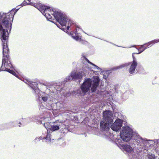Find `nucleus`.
Here are the masks:
<instances>
[{"label": "nucleus", "mask_w": 159, "mask_h": 159, "mask_svg": "<svg viewBox=\"0 0 159 159\" xmlns=\"http://www.w3.org/2000/svg\"><path fill=\"white\" fill-rule=\"evenodd\" d=\"M18 9L12 10L7 13H0V31L1 39L2 43L3 58L0 71H7L17 77V75L13 70L12 66L8 57V48L7 41L8 35V30H11L13 17Z\"/></svg>", "instance_id": "nucleus-1"}, {"label": "nucleus", "mask_w": 159, "mask_h": 159, "mask_svg": "<svg viewBox=\"0 0 159 159\" xmlns=\"http://www.w3.org/2000/svg\"><path fill=\"white\" fill-rule=\"evenodd\" d=\"M31 0H24L25 2L28 1L26 3L34 6L38 9L44 15L47 20L51 21L52 16H53L62 26H66L67 19L66 17L60 11H56L49 7L43 5L40 3H36L30 2Z\"/></svg>", "instance_id": "nucleus-2"}, {"label": "nucleus", "mask_w": 159, "mask_h": 159, "mask_svg": "<svg viewBox=\"0 0 159 159\" xmlns=\"http://www.w3.org/2000/svg\"><path fill=\"white\" fill-rule=\"evenodd\" d=\"M100 81L99 77L97 76H94L93 80L90 78L85 79L80 87L81 90L84 94L89 91L94 92L97 89Z\"/></svg>", "instance_id": "nucleus-3"}, {"label": "nucleus", "mask_w": 159, "mask_h": 159, "mask_svg": "<svg viewBox=\"0 0 159 159\" xmlns=\"http://www.w3.org/2000/svg\"><path fill=\"white\" fill-rule=\"evenodd\" d=\"M116 144L120 148L124 151L127 152L128 154H130L132 156L131 159H138L136 153H135L134 151V143L124 144L122 142L121 139H118L116 141Z\"/></svg>", "instance_id": "nucleus-4"}, {"label": "nucleus", "mask_w": 159, "mask_h": 159, "mask_svg": "<svg viewBox=\"0 0 159 159\" xmlns=\"http://www.w3.org/2000/svg\"><path fill=\"white\" fill-rule=\"evenodd\" d=\"M89 69L87 67H83V69L79 72H76L75 71H72L70 75L65 79L66 82L73 80L81 79L84 76Z\"/></svg>", "instance_id": "nucleus-5"}, {"label": "nucleus", "mask_w": 159, "mask_h": 159, "mask_svg": "<svg viewBox=\"0 0 159 159\" xmlns=\"http://www.w3.org/2000/svg\"><path fill=\"white\" fill-rule=\"evenodd\" d=\"M38 95V98H42V99L43 101L45 102H48L49 104H50V107H48V108H46L43 106H42V107H41L39 108L40 111L43 112L46 111L47 109L50 110L51 108V104H52V101L53 99V98L51 97L48 94L45 93L44 92H40L39 90V93H35Z\"/></svg>", "instance_id": "nucleus-6"}, {"label": "nucleus", "mask_w": 159, "mask_h": 159, "mask_svg": "<svg viewBox=\"0 0 159 159\" xmlns=\"http://www.w3.org/2000/svg\"><path fill=\"white\" fill-rule=\"evenodd\" d=\"M109 125L103 120H102L100 124V127L102 131V134L104 137L111 140H113V137L114 136L109 131Z\"/></svg>", "instance_id": "nucleus-7"}, {"label": "nucleus", "mask_w": 159, "mask_h": 159, "mask_svg": "<svg viewBox=\"0 0 159 159\" xmlns=\"http://www.w3.org/2000/svg\"><path fill=\"white\" fill-rule=\"evenodd\" d=\"M132 129L129 127H123L120 132V136L124 141H127L130 140L132 136Z\"/></svg>", "instance_id": "nucleus-8"}, {"label": "nucleus", "mask_w": 159, "mask_h": 159, "mask_svg": "<svg viewBox=\"0 0 159 159\" xmlns=\"http://www.w3.org/2000/svg\"><path fill=\"white\" fill-rule=\"evenodd\" d=\"M129 65L130 66L129 69V72L131 74H133L137 66L138 63L131 62L128 63L120 65L114 68L115 70L120 69L123 67H127Z\"/></svg>", "instance_id": "nucleus-9"}, {"label": "nucleus", "mask_w": 159, "mask_h": 159, "mask_svg": "<svg viewBox=\"0 0 159 159\" xmlns=\"http://www.w3.org/2000/svg\"><path fill=\"white\" fill-rule=\"evenodd\" d=\"M108 125L113 122L112 112L110 111L106 110L103 112V120Z\"/></svg>", "instance_id": "nucleus-10"}, {"label": "nucleus", "mask_w": 159, "mask_h": 159, "mask_svg": "<svg viewBox=\"0 0 159 159\" xmlns=\"http://www.w3.org/2000/svg\"><path fill=\"white\" fill-rule=\"evenodd\" d=\"M49 117L50 114H48L47 116V117H42L40 118V119L38 120L41 123L44 125V126L46 128L47 130L48 129H50L52 125L53 124V123L51 124L50 122V123L48 122L51 119V118ZM37 120H38V119Z\"/></svg>", "instance_id": "nucleus-11"}, {"label": "nucleus", "mask_w": 159, "mask_h": 159, "mask_svg": "<svg viewBox=\"0 0 159 159\" xmlns=\"http://www.w3.org/2000/svg\"><path fill=\"white\" fill-rule=\"evenodd\" d=\"M122 120L119 119H117L111 125V129L115 131H118L122 126Z\"/></svg>", "instance_id": "nucleus-12"}, {"label": "nucleus", "mask_w": 159, "mask_h": 159, "mask_svg": "<svg viewBox=\"0 0 159 159\" xmlns=\"http://www.w3.org/2000/svg\"><path fill=\"white\" fill-rule=\"evenodd\" d=\"M135 139L138 145L140 146L143 149H145V148L146 146V142H147L146 139H143L139 135H137Z\"/></svg>", "instance_id": "nucleus-13"}, {"label": "nucleus", "mask_w": 159, "mask_h": 159, "mask_svg": "<svg viewBox=\"0 0 159 159\" xmlns=\"http://www.w3.org/2000/svg\"><path fill=\"white\" fill-rule=\"evenodd\" d=\"M24 82L26 84H29L36 93H39V89L37 87V84L34 82H32L27 79L24 80Z\"/></svg>", "instance_id": "nucleus-14"}, {"label": "nucleus", "mask_w": 159, "mask_h": 159, "mask_svg": "<svg viewBox=\"0 0 159 159\" xmlns=\"http://www.w3.org/2000/svg\"><path fill=\"white\" fill-rule=\"evenodd\" d=\"M79 30L80 29L78 28L76 29V31L74 33V34L71 33H70V34L73 39L77 41H80L81 39L80 37V34L79 33H77V30Z\"/></svg>", "instance_id": "nucleus-15"}, {"label": "nucleus", "mask_w": 159, "mask_h": 159, "mask_svg": "<svg viewBox=\"0 0 159 159\" xmlns=\"http://www.w3.org/2000/svg\"><path fill=\"white\" fill-rule=\"evenodd\" d=\"M156 139L154 140H147V142H146V146L148 147V146H151L152 145H154L158 143L156 141Z\"/></svg>", "instance_id": "nucleus-16"}, {"label": "nucleus", "mask_w": 159, "mask_h": 159, "mask_svg": "<svg viewBox=\"0 0 159 159\" xmlns=\"http://www.w3.org/2000/svg\"><path fill=\"white\" fill-rule=\"evenodd\" d=\"M159 42V39H155L144 44L145 46H147V48L151 47L152 45L156 43Z\"/></svg>", "instance_id": "nucleus-17"}, {"label": "nucleus", "mask_w": 159, "mask_h": 159, "mask_svg": "<svg viewBox=\"0 0 159 159\" xmlns=\"http://www.w3.org/2000/svg\"><path fill=\"white\" fill-rule=\"evenodd\" d=\"M81 58L82 59L83 58V59L85 60L89 63L92 65L93 66V69H96L98 70H100L101 69L98 66H97L96 65H95L93 63H92L89 61L88 59H87L84 56H83L81 57Z\"/></svg>", "instance_id": "nucleus-18"}, {"label": "nucleus", "mask_w": 159, "mask_h": 159, "mask_svg": "<svg viewBox=\"0 0 159 159\" xmlns=\"http://www.w3.org/2000/svg\"><path fill=\"white\" fill-rule=\"evenodd\" d=\"M59 126L60 125H56L54 124H53V125H52L50 128V130L52 131L58 130L60 128Z\"/></svg>", "instance_id": "nucleus-19"}, {"label": "nucleus", "mask_w": 159, "mask_h": 159, "mask_svg": "<svg viewBox=\"0 0 159 159\" xmlns=\"http://www.w3.org/2000/svg\"><path fill=\"white\" fill-rule=\"evenodd\" d=\"M57 142L60 146L63 147L65 145V142L63 139H59L57 140Z\"/></svg>", "instance_id": "nucleus-20"}, {"label": "nucleus", "mask_w": 159, "mask_h": 159, "mask_svg": "<svg viewBox=\"0 0 159 159\" xmlns=\"http://www.w3.org/2000/svg\"><path fill=\"white\" fill-rule=\"evenodd\" d=\"M56 106L57 109L59 110L63 107V105L60 102H58L56 104Z\"/></svg>", "instance_id": "nucleus-21"}, {"label": "nucleus", "mask_w": 159, "mask_h": 159, "mask_svg": "<svg viewBox=\"0 0 159 159\" xmlns=\"http://www.w3.org/2000/svg\"><path fill=\"white\" fill-rule=\"evenodd\" d=\"M50 134H48L45 137H44L45 139H46L47 141V142H51V143H52V141L51 140V138H50Z\"/></svg>", "instance_id": "nucleus-22"}, {"label": "nucleus", "mask_w": 159, "mask_h": 159, "mask_svg": "<svg viewBox=\"0 0 159 159\" xmlns=\"http://www.w3.org/2000/svg\"><path fill=\"white\" fill-rule=\"evenodd\" d=\"M148 157L149 159H155V158L154 155L150 153L148 154Z\"/></svg>", "instance_id": "nucleus-23"}, {"label": "nucleus", "mask_w": 159, "mask_h": 159, "mask_svg": "<svg viewBox=\"0 0 159 159\" xmlns=\"http://www.w3.org/2000/svg\"><path fill=\"white\" fill-rule=\"evenodd\" d=\"M135 53H133L132 54V57H133V61H132V62H135V63H137V60L135 58V57L134 56V54H135Z\"/></svg>", "instance_id": "nucleus-24"}, {"label": "nucleus", "mask_w": 159, "mask_h": 159, "mask_svg": "<svg viewBox=\"0 0 159 159\" xmlns=\"http://www.w3.org/2000/svg\"><path fill=\"white\" fill-rule=\"evenodd\" d=\"M145 46L144 44L141 45V47L138 49L139 50H143V48H144Z\"/></svg>", "instance_id": "nucleus-25"}, {"label": "nucleus", "mask_w": 159, "mask_h": 159, "mask_svg": "<svg viewBox=\"0 0 159 159\" xmlns=\"http://www.w3.org/2000/svg\"><path fill=\"white\" fill-rule=\"evenodd\" d=\"M147 48V47H146L145 48H144L143 49L141 50L140 52H138V53H135V54H139L140 53H141L142 52H143L144 50H145Z\"/></svg>", "instance_id": "nucleus-26"}, {"label": "nucleus", "mask_w": 159, "mask_h": 159, "mask_svg": "<svg viewBox=\"0 0 159 159\" xmlns=\"http://www.w3.org/2000/svg\"><path fill=\"white\" fill-rule=\"evenodd\" d=\"M125 95H126V93H125L122 95V97H123V98L124 99H125V98H124V97L125 96Z\"/></svg>", "instance_id": "nucleus-27"}, {"label": "nucleus", "mask_w": 159, "mask_h": 159, "mask_svg": "<svg viewBox=\"0 0 159 159\" xmlns=\"http://www.w3.org/2000/svg\"><path fill=\"white\" fill-rule=\"evenodd\" d=\"M70 26L69 25H68L67 27V30H69L70 28Z\"/></svg>", "instance_id": "nucleus-28"}, {"label": "nucleus", "mask_w": 159, "mask_h": 159, "mask_svg": "<svg viewBox=\"0 0 159 159\" xmlns=\"http://www.w3.org/2000/svg\"><path fill=\"white\" fill-rule=\"evenodd\" d=\"M103 77L104 79H106L107 78V77L106 76L103 75Z\"/></svg>", "instance_id": "nucleus-29"}, {"label": "nucleus", "mask_w": 159, "mask_h": 159, "mask_svg": "<svg viewBox=\"0 0 159 159\" xmlns=\"http://www.w3.org/2000/svg\"><path fill=\"white\" fill-rule=\"evenodd\" d=\"M42 87L43 88H46V86L45 85H42Z\"/></svg>", "instance_id": "nucleus-30"}, {"label": "nucleus", "mask_w": 159, "mask_h": 159, "mask_svg": "<svg viewBox=\"0 0 159 159\" xmlns=\"http://www.w3.org/2000/svg\"><path fill=\"white\" fill-rule=\"evenodd\" d=\"M38 140H39V139H37V138H36V139H35L34 140V142H36V140H37V141H38Z\"/></svg>", "instance_id": "nucleus-31"}, {"label": "nucleus", "mask_w": 159, "mask_h": 159, "mask_svg": "<svg viewBox=\"0 0 159 159\" xmlns=\"http://www.w3.org/2000/svg\"><path fill=\"white\" fill-rule=\"evenodd\" d=\"M156 141L157 142V143H159V139L157 140H156Z\"/></svg>", "instance_id": "nucleus-32"}, {"label": "nucleus", "mask_w": 159, "mask_h": 159, "mask_svg": "<svg viewBox=\"0 0 159 159\" xmlns=\"http://www.w3.org/2000/svg\"><path fill=\"white\" fill-rule=\"evenodd\" d=\"M71 23V20H69L68 22V24L69 23Z\"/></svg>", "instance_id": "nucleus-33"}, {"label": "nucleus", "mask_w": 159, "mask_h": 159, "mask_svg": "<svg viewBox=\"0 0 159 159\" xmlns=\"http://www.w3.org/2000/svg\"><path fill=\"white\" fill-rule=\"evenodd\" d=\"M22 6H24L25 5H24V2L22 4Z\"/></svg>", "instance_id": "nucleus-34"}, {"label": "nucleus", "mask_w": 159, "mask_h": 159, "mask_svg": "<svg viewBox=\"0 0 159 159\" xmlns=\"http://www.w3.org/2000/svg\"><path fill=\"white\" fill-rule=\"evenodd\" d=\"M146 47H147V46H145L144 48H143V49Z\"/></svg>", "instance_id": "nucleus-35"}]
</instances>
